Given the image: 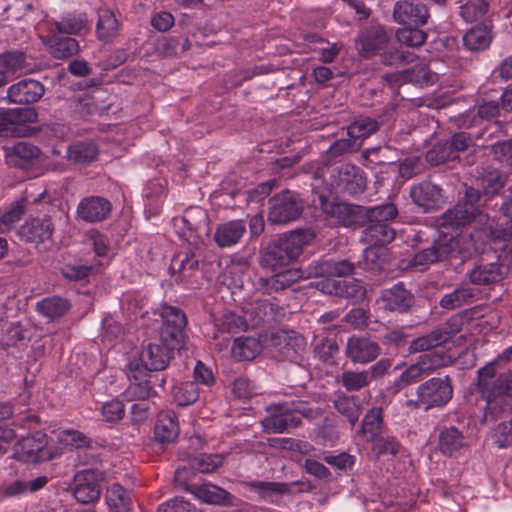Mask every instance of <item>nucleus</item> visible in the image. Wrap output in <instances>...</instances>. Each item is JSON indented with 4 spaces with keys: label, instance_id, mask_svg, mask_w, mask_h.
<instances>
[{
    "label": "nucleus",
    "instance_id": "26",
    "mask_svg": "<svg viewBox=\"0 0 512 512\" xmlns=\"http://www.w3.org/2000/svg\"><path fill=\"white\" fill-rule=\"evenodd\" d=\"M179 434V424L175 412L171 410L161 411L157 416L154 427L155 439L167 444L173 442Z\"/></svg>",
    "mask_w": 512,
    "mask_h": 512
},
{
    "label": "nucleus",
    "instance_id": "39",
    "mask_svg": "<svg viewBox=\"0 0 512 512\" xmlns=\"http://www.w3.org/2000/svg\"><path fill=\"white\" fill-rule=\"evenodd\" d=\"M469 279L475 285H488L498 282L502 279L501 267L497 263L477 265L470 271Z\"/></svg>",
    "mask_w": 512,
    "mask_h": 512
},
{
    "label": "nucleus",
    "instance_id": "49",
    "mask_svg": "<svg viewBox=\"0 0 512 512\" xmlns=\"http://www.w3.org/2000/svg\"><path fill=\"white\" fill-rule=\"evenodd\" d=\"M460 14L467 23L478 22L484 19L489 4L486 0H469L461 7Z\"/></svg>",
    "mask_w": 512,
    "mask_h": 512
},
{
    "label": "nucleus",
    "instance_id": "52",
    "mask_svg": "<svg viewBox=\"0 0 512 512\" xmlns=\"http://www.w3.org/2000/svg\"><path fill=\"white\" fill-rule=\"evenodd\" d=\"M184 328L162 326L160 343L172 351L182 349L184 347Z\"/></svg>",
    "mask_w": 512,
    "mask_h": 512
},
{
    "label": "nucleus",
    "instance_id": "25",
    "mask_svg": "<svg viewBox=\"0 0 512 512\" xmlns=\"http://www.w3.org/2000/svg\"><path fill=\"white\" fill-rule=\"evenodd\" d=\"M381 301L387 310L406 312L412 306L413 296L403 283H397L382 292Z\"/></svg>",
    "mask_w": 512,
    "mask_h": 512
},
{
    "label": "nucleus",
    "instance_id": "24",
    "mask_svg": "<svg viewBox=\"0 0 512 512\" xmlns=\"http://www.w3.org/2000/svg\"><path fill=\"white\" fill-rule=\"evenodd\" d=\"M246 233V224L243 220H231L217 226L214 241L220 248L236 245Z\"/></svg>",
    "mask_w": 512,
    "mask_h": 512
},
{
    "label": "nucleus",
    "instance_id": "19",
    "mask_svg": "<svg viewBox=\"0 0 512 512\" xmlns=\"http://www.w3.org/2000/svg\"><path fill=\"white\" fill-rule=\"evenodd\" d=\"M390 40V35L381 25H373L365 29L358 36L360 52L364 57H371L385 49Z\"/></svg>",
    "mask_w": 512,
    "mask_h": 512
},
{
    "label": "nucleus",
    "instance_id": "62",
    "mask_svg": "<svg viewBox=\"0 0 512 512\" xmlns=\"http://www.w3.org/2000/svg\"><path fill=\"white\" fill-rule=\"evenodd\" d=\"M161 316L163 319L162 326L186 327V316L184 312L177 307L168 305L163 306Z\"/></svg>",
    "mask_w": 512,
    "mask_h": 512
},
{
    "label": "nucleus",
    "instance_id": "21",
    "mask_svg": "<svg viewBox=\"0 0 512 512\" xmlns=\"http://www.w3.org/2000/svg\"><path fill=\"white\" fill-rule=\"evenodd\" d=\"M43 43L55 59H67L80 51L79 42L76 39L63 36V34L51 31V29H48V35L44 38Z\"/></svg>",
    "mask_w": 512,
    "mask_h": 512
},
{
    "label": "nucleus",
    "instance_id": "20",
    "mask_svg": "<svg viewBox=\"0 0 512 512\" xmlns=\"http://www.w3.org/2000/svg\"><path fill=\"white\" fill-rule=\"evenodd\" d=\"M410 196L413 202L421 207L424 212L435 210L443 203L441 188L427 181L412 186Z\"/></svg>",
    "mask_w": 512,
    "mask_h": 512
},
{
    "label": "nucleus",
    "instance_id": "1",
    "mask_svg": "<svg viewBox=\"0 0 512 512\" xmlns=\"http://www.w3.org/2000/svg\"><path fill=\"white\" fill-rule=\"evenodd\" d=\"M512 346L477 371V391L487 414L498 417L512 409Z\"/></svg>",
    "mask_w": 512,
    "mask_h": 512
},
{
    "label": "nucleus",
    "instance_id": "17",
    "mask_svg": "<svg viewBox=\"0 0 512 512\" xmlns=\"http://www.w3.org/2000/svg\"><path fill=\"white\" fill-rule=\"evenodd\" d=\"M297 484L298 482L251 481L247 483V487L251 492L256 493L259 499L278 505L284 495L293 492V487Z\"/></svg>",
    "mask_w": 512,
    "mask_h": 512
},
{
    "label": "nucleus",
    "instance_id": "43",
    "mask_svg": "<svg viewBox=\"0 0 512 512\" xmlns=\"http://www.w3.org/2000/svg\"><path fill=\"white\" fill-rule=\"evenodd\" d=\"M260 348V343L255 338H237L232 346V355L240 361L252 360L259 354Z\"/></svg>",
    "mask_w": 512,
    "mask_h": 512
},
{
    "label": "nucleus",
    "instance_id": "30",
    "mask_svg": "<svg viewBox=\"0 0 512 512\" xmlns=\"http://www.w3.org/2000/svg\"><path fill=\"white\" fill-rule=\"evenodd\" d=\"M492 39L491 26L483 24L469 29L463 36V43L469 51L479 52L486 50Z\"/></svg>",
    "mask_w": 512,
    "mask_h": 512
},
{
    "label": "nucleus",
    "instance_id": "45",
    "mask_svg": "<svg viewBox=\"0 0 512 512\" xmlns=\"http://www.w3.org/2000/svg\"><path fill=\"white\" fill-rule=\"evenodd\" d=\"M96 29L101 40H109L114 37L119 29V22L115 14L109 9L100 10Z\"/></svg>",
    "mask_w": 512,
    "mask_h": 512
},
{
    "label": "nucleus",
    "instance_id": "57",
    "mask_svg": "<svg viewBox=\"0 0 512 512\" xmlns=\"http://www.w3.org/2000/svg\"><path fill=\"white\" fill-rule=\"evenodd\" d=\"M326 211L336 219L337 223L344 226H350L355 221V207L347 203L331 204Z\"/></svg>",
    "mask_w": 512,
    "mask_h": 512
},
{
    "label": "nucleus",
    "instance_id": "12",
    "mask_svg": "<svg viewBox=\"0 0 512 512\" xmlns=\"http://www.w3.org/2000/svg\"><path fill=\"white\" fill-rule=\"evenodd\" d=\"M429 17L427 6L420 0H401L394 5L393 18L399 24L424 26Z\"/></svg>",
    "mask_w": 512,
    "mask_h": 512
},
{
    "label": "nucleus",
    "instance_id": "13",
    "mask_svg": "<svg viewBox=\"0 0 512 512\" xmlns=\"http://www.w3.org/2000/svg\"><path fill=\"white\" fill-rule=\"evenodd\" d=\"M129 385L124 391V395L128 401L146 400L152 393V387L148 380V372L142 369L138 362H131L128 365Z\"/></svg>",
    "mask_w": 512,
    "mask_h": 512
},
{
    "label": "nucleus",
    "instance_id": "23",
    "mask_svg": "<svg viewBox=\"0 0 512 512\" xmlns=\"http://www.w3.org/2000/svg\"><path fill=\"white\" fill-rule=\"evenodd\" d=\"M353 270V263L345 259H326L311 264L308 276L324 278L345 277L351 275Z\"/></svg>",
    "mask_w": 512,
    "mask_h": 512
},
{
    "label": "nucleus",
    "instance_id": "55",
    "mask_svg": "<svg viewBox=\"0 0 512 512\" xmlns=\"http://www.w3.org/2000/svg\"><path fill=\"white\" fill-rule=\"evenodd\" d=\"M24 201H17L0 217V233H7L12 230L17 222L24 215Z\"/></svg>",
    "mask_w": 512,
    "mask_h": 512
},
{
    "label": "nucleus",
    "instance_id": "54",
    "mask_svg": "<svg viewBox=\"0 0 512 512\" xmlns=\"http://www.w3.org/2000/svg\"><path fill=\"white\" fill-rule=\"evenodd\" d=\"M398 210L393 203H386L370 207L366 210V217L370 223H387L394 219Z\"/></svg>",
    "mask_w": 512,
    "mask_h": 512
},
{
    "label": "nucleus",
    "instance_id": "56",
    "mask_svg": "<svg viewBox=\"0 0 512 512\" xmlns=\"http://www.w3.org/2000/svg\"><path fill=\"white\" fill-rule=\"evenodd\" d=\"M365 269L377 271L383 269L386 263V250L384 247L370 246L364 250Z\"/></svg>",
    "mask_w": 512,
    "mask_h": 512
},
{
    "label": "nucleus",
    "instance_id": "64",
    "mask_svg": "<svg viewBox=\"0 0 512 512\" xmlns=\"http://www.w3.org/2000/svg\"><path fill=\"white\" fill-rule=\"evenodd\" d=\"M494 441L500 448L512 446V419L501 421L496 426Z\"/></svg>",
    "mask_w": 512,
    "mask_h": 512
},
{
    "label": "nucleus",
    "instance_id": "35",
    "mask_svg": "<svg viewBox=\"0 0 512 512\" xmlns=\"http://www.w3.org/2000/svg\"><path fill=\"white\" fill-rule=\"evenodd\" d=\"M465 445V437L458 428L454 426L444 427L438 436V448L444 455L452 456Z\"/></svg>",
    "mask_w": 512,
    "mask_h": 512
},
{
    "label": "nucleus",
    "instance_id": "41",
    "mask_svg": "<svg viewBox=\"0 0 512 512\" xmlns=\"http://www.w3.org/2000/svg\"><path fill=\"white\" fill-rule=\"evenodd\" d=\"M333 407L349 421L352 427L361 415V407L358 398L355 396H339L333 401Z\"/></svg>",
    "mask_w": 512,
    "mask_h": 512
},
{
    "label": "nucleus",
    "instance_id": "53",
    "mask_svg": "<svg viewBox=\"0 0 512 512\" xmlns=\"http://www.w3.org/2000/svg\"><path fill=\"white\" fill-rule=\"evenodd\" d=\"M378 122L371 118H362L353 122L347 128V135L358 142L361 138H366L378 130Z\"/></svg>",
    "mask_w": 512,
    "mask_h": 512
},
{
    "label": "nucleus",
    "instance_id": "61",
    "mask_svg": "<svg viewBox=\"0 0 512 512\" xmlns=\"http://www.w3.org/2000/svg\"><path fill=\"white\" fill-rule=\"evenodd\" d=\"M446 141L435 144L427 153L426 160L434 166L440 165L447 160L455 159Z\"/></svg>",
    "mask_w": 512,
    "mask_h": 512
},
{
    "label": "nucleus",
    "instance_id": "11",
    "mask_svg": "<svg viewBox=\"0 0 512 512\" xmlns=\"http://www.w3.org/2000/svg\"><path fill=\"white\" fill-rule=\"evenodd\" d=\"M261 424L264 431L268 433H283L290 428L298 427L301 419L292 413L288 402H283L268 406L267 416Z\"/></svg>",
    "mask_w": 512,
    "mask_h": 512
},
{
    "label": "nucleus",
    "instance_id": "58",
    "mask_svg": "<svg viewBox=\"0 0 512 512\" xmlns=\"http://www.w3.org/2000/svg\"><path fill=\"white\" fill-rule=\"evenodd\" d=\"M223 462V454H200L192 459V466L202 473H210L220 467Z\"/></svg>",
    "mask_w": 512,
    "mask_h": 512
},
{
    "label": "nucleus",
    "instance_id": "33",
    "mask_svg": "<svg viewBox=\"0 0 512 512\" xmlns=\"http://www.w3.org/2000/svg\"><path fill=\"white\" fill-rule=\"evenodd\" d=\"M39 155V148L28 142H18L5 151L7 162L17 167L26 165L30 161L38 158Z\"/></svg>",
    "mask_w": 512,
    "mask_h": 512
},
{
    "label": "nucleus",
    "instance_id": "5",
    "mask_svg": "<svg viewBox=\"0 0 512 512\" xmlns=\"http://www.w3.org/2000/svg\"><path fill=\"white\" fill-rule=\"evenodd\" d=\"M458 242L453 235L442 234L424 245L410 260V266L425 270L430 265L442 262L456 251Z\"/></svg>",
    "mask_w": 512,
    "mask_h": 512
},
{
    "label": "nucleus",
    "instance_id": "47",
    "mask_svg": "<svg viewBox=\"0 0 512 512\" xmlns=\"http://www.w3.org/2000/svg\"><path fill=\"white\" fill-rule=\"evenodd\" d=\"M198 397L199 390L194 381L182 382L173 388V398L178 406H188L194 403Z\"/></svg>",
    "mask_w": 512,
    "mask_h": 512
},
{
    "label": "nucleus",
    "instance_id": "36",
    "mask_svg": "<svg viewBox=\"0 0 512 512\" xmlns=\"http://www.w3.org/2000/svg\"><path fill=\"white\" fill-rule=\"evenodd\" d=\"M299 277L297 271L283 270L275 273L271 277L260 278L258 280V288L263 293L277 292L290 287Z\"/></svg>",
    "mask_w": 512,
    "mask_h": 512
},
{
    "label": "nucleus",
    "instance_id": "8",
    "mask_svg": "<svg viewBox=\"0 0 512 512\" xmlns=\"http://www.w3.org/2000/svg\"><path fill=\"white\" fill-rule=\"evenodd\" d=\"M331 186L338 192L349 195L362 193L366 188V177L364 171L351 163H341L328 168Z\"/></svg>",
    "mask_w": 512,
    "mask_h": 512
},
{
    "label": "nucleus",
    "instance_id": "15",
    "mask_svg": "<svg viewBox=\"0 0 512 512\" xmlns=\"http://www.w3.org/2000/svg\"><path fill=\"white\" fill-rule=\"evenodd\" d=\"M173 351L162 343H148L143 346L139 354V365L145 372L164 370L171 358Z\"/></svg>",
    "mask_w": 512,
    "mask_h": 512
},
{
    "label": "nucleus",
    "instance_id": "3",
    "mask_svg": "<svg viewBox=\"0 0 512 512\" xmlns=\"http://www.w3.org/2000/svg\"><path fill=\"white\" fill-rule=\"evenodd\" d=\"M481 193L479 190L469 187L465 190L462 202L447 210L442 216V226L459 228L465 225H473L475 229L492 232L493 221L488 214L479 208Z\"/></svg>",
    "mask_w": 512,
    "mask_h": 512
},
{
    "label": "nucleus",
    "instance_id": "60",
    "mask_svg": "<svg viewBox=\"0 0 512 512\" xmlns=\"http://www.w3.org/2000/svg\"><path fill=\"white\" fill-rule=\"evenodd\" d=\"M397 40L409 47H418L425 43L427 34L417 28H401L396 32Z\"/></svg>",
    "mask_w": 512,
    "mask_h": 512
},
{
    "label": "nucleus",
    "instance_id": "9",
    "mask_svg": "<svg viewBox=\"0 0 512 512\" xmlns=\"http://www.w3.org/2000/svg\"><path fill=\"white\" fill-rule=\"evenodd\" d=\"M47 435L37 431L20 439L13 447L12 458L24 463H38L50 460L52 454L47 449Z\"/></svg>",
    "mask_w": 512,
    "mask_h": 512
},
{
    "label": "nucleus",
    "instance_id": "10",
    "mask_svg": "<svg viewBox=\"0 0 512 512\" xmlns=\"http://www.w3.org/2000/svg\"><path fill=\"white\" fill-rule=\"evenodd\" d=\"M102 473L98 470L86 469L74 477L73 496L81 504L96 502L101 495Z\"/></svg>",
    "mask_w": 512,
    "mask_h": 512
},
{
    "label": "nucleus",
    "instance_id": "31",
    "mask_svg": "<svg viewBox=\"0 0 512 512\" xmlns=\"http://www.w3.org/2000/svg\"><path fill=\"white\" fill-rule=\"evenodd\" d=\"M54 226L49 217L32 219L21 228V234L28 242H45L51 240Z\"/></svg>",
    "mask_w": 512,
    "mask_h": 512
},
{
    "label": "nucleus",
    "instance_id": "48",
    "mask_svg": "<svg viewBox=\"0 0 512 512\" xmlns=\"http://www.w3.org/2000/svg\"><path fill=\"white\" fill-rule=\"evenodd\" d=\"M407 83H413L419 86H428L434 84L438 75L432 72L427 65L418 64L405 70Z\"/></svg>",
    "mask_w": 512,
    "mask_h": 512
},
{
    "label": "nucleus",
    "instance_id": "46",
    "mask_svg": "<svg viewBox=\"0 0 512 512\" xmlns=\"http://www.w3.org/2000/svg\"><path fill=\"white\" fill-rule=\"evenodd\" d=\"M473 299V292L470 288L457 287L451 293L445 294L440 299V306L444 309L453 310L463 305L469 304Z\"/></svg>",
    "mask_w": 512,
    "mask_h": 512
},
{
    "label": "nucleus",
    "instance_id": "27",
    "mask_svg": "<svg viewBox=\"0 0 512 512\" xmlns=\"http://www.w3.org/2000/svg\"><path fill=\"white\" fill-rule=\"evenodd\" d=\"M51 31H56L66 35H80L87 31L88 21L84 13H69L61 20H51L48 23Z\"/></svg>",
    "mask_w": 512,
    "mask_h": 512
},
{
    "label": "nucleus",
    "instance_id": "59",
    "mask_svg": "<svg viewBox=\"0 0 512 512\" xmlns=\"http://www.w3.org/2000/svg\"><path fill=\"white\" fill-rule=\"evenodd\" d=\"M428 373L426 372L423 365L418 360L416 363L411 364L407 369H405L399 376L396 385L399 389L411 385L413 383L418 382L424 377H427Z\"/></svg>",
    "mask_w": 512,
    "mask_h": 512
},
{
    "label": "nucleus",
    "instance_id": "51",
    "mask_svg": "<svg viewBox=\"0 0 512 512\" xmlns=\"http://www.w3.org/2000/svg\"><path fill=\"white\" fill-rule=\"evenodd\" d=\"M481 181L487 194H495L504 187L506 177L498 169L487 167L483 169Z\"/></svg>",
    "mask_w": 512,
    "mask_h": 512
},
{
    "label": "nucleus",
    "instance_id": "44",
    "mask_svg": "<svg viewBox=\"0 0 512 512\" xmlns=\"http://www.w3.org/2000/svg\"><path fill=\"white\" fill-rule=\"evenodd\" d=\"M338 382L348 391H359L371 383V377L366 370H344L339 376Z\"/></svg>",
    "mask_w": 512,
    "mask_h": 512
},
{
    "label": "nucleus",
    "instance_id": "34",
    "mask_svg": "<svg viewBox=\"0 0 512 512\" xmlns=\"http://www.w3.org/2000/svg\"><path fill=\"white\" fill-rule=\"evenodd\" d=\"M395 238V230L387 223H370L364 229L361 240L370 246L383 247Z\"/></svg>",
    "mask_w": 512,
    "mask_h": 512
},
{
    "label": "nucleus",
    "instance_id": "7",
    "mask_svg": "<svg viewBox=\"0 0 512 512\" xmlns=\"http://www.w3.org/2000/svg\"><path fill=\"white\" fill-rule=\"evenodd\" d=\"M38 114L32 107L0 108V136L25 137L32 129L28 126L37 121Z\"/></svg>",
    "mask_w": 512,
    "mask_h": 512
},
{
    "label": "nucleus",
    "instance_id": "42",
    "mask_svg": "<svg viewBox=\"0 0 512 512\" xmlns=\"http://www.w3.org/2000/svg\"><path fill=\"white\" fill-rule=\"evenodd\" d=\"M98 149L91 142H77L69 146L68 159L76 164H87L96 159Z\"/></svg>",
    "mask_w": 512,
    "mask_h": 512
},
{
    "label": "nucleus",
    "instance_id": "38",
    "mask_svg": "<svg viewBox=\"0 0 512 512\" xmlns=\"http://www.w3.org/2000/svg\"><path fill=\"white\" fill-rule=\"evenodd\" d=\"M106 502L111 512H130L132 500L130 493L121 485L114 483L106 492Z\"/></svg>",
    "mask_w": 512,
    "mask_h": 512
},
{
    "label": "nucleus",
    "instance_id": "32",
    "mask_svg": "<svg viewBox=\"0 0 512 512\" xmlns=\"http://www.w3.org/2000/svg\"><path fill=\"white\" fill-rule=\"evenodd\" d=\"M199 260L193 251L178 253L171 262L170 270L177 273L176 281L186 282L198 270Z\"/></svg>",
    "mask_w": 512,
    "mask_h": 512
},
{
    "label": "nucleus",
    "instance_id": "16",
    "mask_svg": "<svg viewBox=\"0 0 512 512\" xmlns=\"http://www.w3.org/2000/svg\"><path fill=\"white\" fill-rule=\"evenodd\" d=\"M45 88L34 79H22L7 89V98L13 104H32L41 99Z\"/></svg>",
    "mask_w": 512,
    "mask_h": 512
},
{
    "label": "nucleus",
    "instance_id": "29",
    "mask_svg": "<svg viewBox=\"0 0 512 512\" xmlns=\"http://www.w3.org/2000/svg\"><path fill=\"white\" fill-rule=\"evenodd\" d=\"M387 406L385 399L367 411L361 422V432L369 441H374L382 431L383 409Z\"/></svg>",
    "mask_w": 512,
    "mask_h": 512
},
{
    "label": "nucleus",
    "instance_id": "28",
    "mask_svg": "<svg viewBox=\"0 0 512 512\" xmlns=\"http://www.w3.org/2000/svg\"><path fill=\"white\" fill-rule=\"evenodd\" d=\"M27 69L26 56L21 51L0 54V87L6 85L11 75Z\"/></svg>",
    "mask_w": 512,
    "mask_h": 512
},
{
    "label": "nucleus",
    "instance_id": "40",
    "mask_svg": "<svg viewBox=\"0 0 512 512\" xmlns=\"http://www.w3.org/2000/svg\"><path fill=\"white\" fill-rule=\"evenodd\" d=\"M193 492L197 498L209 504L225 505L230 503V493L211 483L197 486Z\"/></svg>",
    "mask_w": 512,
    "mask_h": 512
},
{
    "label": "nucleus",
    "instance_id": "2",
    "mask_svg": "<svg viewBox=\"0 0 512 512\" xmlns=\"http://www.w3.org/2000/svg\"><path fill=\"white\" fill-rule=\"evenodd\" d=\"M315 234L311 230H296L268 244L260 256L261 267L276 271L287 267L298 258L303 248L311 243Z\"/></svg>",
    "mask_w": 512,
    "mask_h": 512
},
{
    "label": "nucleus",
    "instance_id": "14",
    "mask_svg": "<svg viewBox=\"0 0 512 512\" xmlns=\"http://www.w3.org/2000/svg\"><path fill=\"white\" fill-rule=\"evenodd\" d=\"M380 353L381 348L378 343L366 337H350L345 348V355L352 362L360 364L374 361Z\"/></svg>",
    "mask_w": 512,
    "mask_h": 512
},
{
    "label": "nucleus",
    "instance_id": "22",
    "mask_svg": "<svg viewBox=\"0 0 512 512\" xmlns=\"http://www.w3.org/2000/svg\"><path fill=\"white\" fill-rule=\"evenodd\" d=\"M458 331V328H453L450 324L437 328L429 334L412 340L409 345V352L419 353L436 348L449 341Z\"/></svg>",
    "mask_w": 512,
    "mask_h": 512
},
{
    "label": "nucleus",
    "instance_id": "50",
    "mask_svg": "<svg viewBox=\"0 0 512 512\" xmlns=\"http://www.w3.org/2000/svg\"><path fill=\"white\" fill-rule=\"evenodd\" d=\"M280 310L281 308L278 305L268 299H263L256 301L252 305L250 313L255 318V324L258 325L265 320L275 319L279 315Z\"/></svg>",
    "mask_w": 512,
    "mask_h": 512
},
{
    "label": "nucleus",
    "instance_id": "6",
    "mask_svg": "<svg viewBox=\"0 0 512 512\" xmlns=\"http://www.w3.org/2000/svg\"><path fill=\"white\" fill-rule=\"evenodd\" d=\"M267 219L271 224L284 225L295 221L303 212V201L292 191L272 196L269 201Z\"/></svg>",
    "mask_w": 512,
    "mask_h": 512
},
{
    "label": "nucleus",
    "instance_id": "4",
    "mask_svg": "<svg viewBox=\"0 0 512 512\" xmlns=\"http://www.w3.org/2000/svg\"><path fill=\"white\" fill-rule=\"evenodd\" d=\"M453 397V386L449 376L433 377L416 388V400L408 405L429 410L445 406Z\"/></svg>",
    "mask_w": 512,
    "mask_h": 512
},
{
    "label": "nucleus",
    "instance_id": "63",
    "mask_svg": "<svg viewBox=\"0 0 512 512\" xmlns=\"http://www.w3.org/2000/svg\"><path fill=\"white\" fill-rule=\"evenodd\" d=\"M100 413L106 422H118L125 414L124 404L117 399H113L102 404Z\"/></svg>",
    "mask_w": 512,
    "mask_h": 512
},
{
    "label": "nucleus",
    "instance_id": "37",
    "mask_svg": "<svg viewBox=\"0 0 512 512\" xmlns=\"http://www.w3.org/2000/svg\"><path fill=\"white\" fill-rule=\"evenodd\" d=\"M36 309L42 316L49 320H55L63 317L70 309V303L67 299L59 296L46 297L39 301Z\"/></svg>",
    "mask_w": 512,
    "mask_h": 512
},
{
    "label": "nucleus",
    "instance_id": "18",
    "mask_svg": "<svg viewBox=\"0 0 512 512\" xmlns=\"http://www.w3.org/2000/svg\"><path fill=\"white\" fill-rule=\"evenodd\" d=\"M111 208V203L107 199L100 196H90L79 202L76 216L87 223L99 222L108 217Z\"/></svg>",
    "mask_w": 512,
    "mask_h": 512
}]
</instances>
